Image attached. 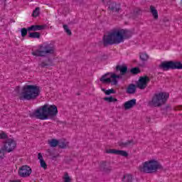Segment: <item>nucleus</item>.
Masks as SVG:
<instances>
[{
	"label": "nucleus",
	"instance_id": "1",
	"mask_svg": "<svg viewBox=\"0 0 182 182\" xmlns=\"http://www.w3.org/2000/svg\"><path fill=\"white\" fill-rule=\"evenodd\" d=\"M132 38V32L130 31L122 28H114L108 33L107 36H104L102 42L104 46L109 45H119L124 42V39Z\"/></svg>",
	"mask_w": 182,
	"mask_h": 182
},
{
	"label": "nucleus",
	"instance_id": "2",
	"mask_svg": "<svg viewBox=\"0 0 182 182\" xmlns=\"http://www.w3.org/2000/svg\"><path fill=\"white\" fill-rule=\"evenodd\" d=\"M58 114V107L46 104L37 108L32 114L31 117L39 120H48L49 117H55Z\"/></svg>",
	"mask_w": 182,
	"mask_h": 182
},
{
	"label": "nucleus",
	"instance_id": "3",
	"mask_svg": "<svg viewBox=\"0 0 182 182\" xmlns=\"http://www.w3.org/2000/svg\"><path fill=\"white\" fill-rule=\"evenodd\" d=\"M41 95V87L33 85H26L20 95V100H35Z\"/></svg>",
	"mask_w": 182,
	"mask_h": 182
},
{
	"label": "nucleus",
	"instance_id": "4",
	"mask_svg": "<svg viewBox=\"0 0 182 182\" xmlns=\"http://www.w3.org/2000/svg\"><path fill=\"white\" fill-rule=\"evenodd\" d=\"M116 70L119 71L120 75H116L113 73H107V74L102 76L100 79L102 83H111L116 86L117 85V79H122V76L127 73V66L117 65Z\"/></svg>",
	"mask_w": 182,
	"mask_h": 182
},
{
	"label": "nucleus",
	"instance_id": "5",
	"mask_svg": "<svg viewBox=\"0 0 182 182\" xmlns=\"http://www.w3.org/2000/svg\"><path fill=\"white\" fill-rule=\"evenodd\" d=\"M55 50V48L53 44L45 43L39 46L38 49L33 51L31 54L33 56L43 58L47 55H53Z\"/></svg>",
	"mask_w": 182,
	"mask_h": 182
},
{
	"label": "nucleus",
	"instance_id": "6",
	"mask_svg": "<svg viewBox=\"0 0 182 182\" xmlns=\"http://www.w3.org/2000/svg\"><path fill=\"white\" fill-rule=\"evenodd\" d=\"M163 168V166L156 160H150L144 162L142 166H139L141 173H156V170Z\"/></svg>",
	"mask_w": 182,
	"mask_h": 182
},
{
	"label": "nucleus",
	"instance_id": "7",
	"mask_svg": "<svg viewBox=\"0 0 182 182\" xmlns=\"http://www.w3.org/2000/svg\"><path fill=\"white\" fill-rule=\"evenodd\" d=\"M168 96V93L166 92L156 93L154 95L151 100L149 102L148 105L151 107H160V106H163V105L167 102Z\"/></svg>",
	"mask_w": 182,
	"mask_h": 182
},
{
	"label": "nucleus",
	"instance_id": "8",
	"mask_svg": "<svg viewBox=\"0 0 182 182\" xmlns=\"http://www.w3.org/2000/svg\"><path fill=\"white\" fill-rule=\"evenodd\" d=\"M159 69L164 71L180 70L182 69V63L178 61H164L159 65Z\"/></svg>",
	"mask_w": 182,
	"mask_h": 182
},
{
	"label": "nucleus",
	"instance_id": "9",
	"mask_svg": "<svg viewBox=\"0 0 182 182\" xmlns=\"http://www.w3.org/2000/svg\"><path fill=\"white\" fill-rule=\"evenodd\" d=\"M2 148L6 153H11V151H14V150L16 149V141H15L14 139H7L5 141Z\"/></svg>",
	"mask_w": 182,
	"mask_h": 182
},
{
	"label": "nucleus",
	"instance_id": "10",
	"mask_svg": "<svg viewBox=\"0 0 182 182\" xmlns=\"http://www.w3.org/2000/svg\"><path fill=\"white\" fill-rule=\"evenodd\" d=\"M31 174H32V168H31L28 165L22 166L18 169V176H20V177H29Z\"/></svg>",
	"mask_w": 182,
	"mask_h": 182
},
{
	"label": "nucleus",
	"instance_id": "11",
	"mask_svg": "<svg viewBox=\"0 0 182 182\" xmlns=\"http://www.w3.org/2000/svg\"><path fill=\"white\" fill-rule=\"evenodd\" d=\"M149 82H150V78L149 77H140L136 82V87H138V89H141V90H144V89L147 87Z\"/></svg>",
	"mask_w": 182,
	"mask_h": 182
},
{
	"label": "nucleus",
	"instance_id": "12",
	"mask_svg": "<svg viewBox=\"0 0 182 182\" xmlns=\"http://www.w3.org/2000/svg\"><path fill=\"white\" fill-rule=\"evenodd\" d=\"M107 154H116L117 156H122V157H127L129 154L126 151L117 150L114 149H109L105 151Z\"/></svg>",
	"mask_w": 182,
	"mask_h": 182
},
{
	"label": "nucleus",
	"instance_id": "13",
	"mask_svg": "<svg viewBox=\"0 0 182 182\" xmlns=\"http://www.w3.org/2000/svg\"><path fill=\"white\" fill-rule=\"evenodd\" d=\"M136 105V99H132L131 100H129L124 104V107L125 110H129V109H132V107H134V105Z\"/></svg>",
	"mask_w": 182,
	"mask_h": 182
},
{
	"label": "nucleus",
	"instance_id": "14",
	"mask_svg": "<svg viewBox=\"0 0 182 182\" xmlns=\"http://www.w3.org/2000/svg\"><path fill=\"white\" fill-rule=\"evenodd\" d=\"M46 26L43 25H33L28 28V31L31 32V31H33L34 32H36V31H43V29H45Z\"/></svg>",
	"mask_w": 182,
	"mask_h": 182
},
{
	"label": "nucleus",
	"instance_id": "15",
	"mask_svg": "<svg viewBox=\"0 0 182 182\" xmlns=\"http://www.w3.org/2000/svg\"><path fill=\"white\" fill-rule=\"evenodd\" d=\"M109 9L114 12H119L120 11V5L116 4L114 1L109 4Z\"/></svg>",
	"mask_w": 182,
	"mask_h": 182
},
{
	"label": "nucleus",
	"instance_id": "16",
	"mask_svg": "<svg viewBox=\"0 0 182 182\" xmlns=\"http://www.w3.org/2000/svg\"><path fill=\"white\" fill-rule=\"evenodd\" d=\"M136 87L137 85L134 84H130L127 88V93H128V95H134V93H136Z\"/></svg>",
	"mask_w": 182,
	"mask_h": 182
},
{
	"label": "nucleus",
	"instance_id": "17",
	"mask_svg": "<svg viewBox=\"0 0 182 182\" xmlns=\"http://www.w3.org/2000/svg\"><path fill=\"white\" fill-rule=\"evenodd\" d=\"M38 159L40 161L41 167H42V168H44V170H46L48 168V165L46 164V162H45V160H43V156H42V154L39 153L38 154Z\"/></svg>",
	"mask_w": 182,
	"mask_h": 182
},
{
	"label": "nucleus",
	"instance_id": "18",
	"mask_svg": "<svg viewBox=\"0 0 182 182\" xmlns=\"http://www.w3.org/2000/svg\"><path fill=\"white\" fill-rule=\"evenodd\" d=\"M100 167L103 171H110V170H112V167L109 166V164L106 161L101 162Z\"/></svg>",
	"mask_w": 182,
	"mask_h": 182
},
{
	"label": "nucleus",
	"instance_id": "19",
	"mask_svg": "<svg viewBox=\"0 0 182 182\" xmlns=\"http://www.w3.org/2000/svg\"><path fill=\"white\" fill-rule=\"evenodd\" d=\"M150 11H151V14H152V16H154V19H159V12H157V9H156V7L151 6Z\"/></svg>",
	"mask_w": 182,
	"mask_h": 182
},
{
	"label": "nucleus",
	"instance_id": "20",
	"mask_svg": "<svg viewBox=\"0 0 182 182\" xmlns=\"http://www.w3.org/2000/svg\"><path fill=\"white\" fill-rule=\"evenodd\" d=\"M149 56L146 53H139V59L142 62H147V60H149Z\"/></svg>",
	"mask_w": 182,
	"mask_h": 182
},
{
	"label": "nucleus",
	"instance_id": "21",
	"mask_svg": "<svg viewBox=\"0 0 182 182\" xmlns=\"http://www.w3.org/2000/svg\"><path fill=\"white\" fill-rule=\"evenodd\" d=\"M133 144H134V142L133 141V140H129V141H127L126 142L119 143V146L121 147H128V146H133Z\"/></svg>",
	"mask_w": 182,
	"mask_h": 182
},
{
	"label": "nucleus",
	"instance_id": "22",
	"mask_svg": "<svg viewBox=\"0 0 182 182\" xmlns=\"http://www.w3.org/2000/svg\"><path fill=\"white\" fill-rule=\"evenodd\" d=\"M48 144L50 146V147H56V146H58L59 141L57 139H51L48 141Z\"/></svg>",
	"mask_w": 182,
	"mask_h": 182
},
{
	"label": "nucleus",
	"instance_id": "23",
	"mask_svg": "<svg viewBox=\"0 0 182 182\" xmlns=\"http://www.w3.org/2000/svg\"><path fill=\"white\" fill-rule=\"evenodd\" d=\"M69 144V142L66 141H58V146L60 149H66Z\"/></svg>",
	"mask_w": 182,
	"mask_h": 182
},
{
	"label": "nucleus",
	"instance_id": "24",
	"mask_svg": "<svg viewBox=\"0 0 182 182\" xmlns=\"http://www.w3.org/2000/svg\"><path fill=\"white\" fill-rule=\"evenodd\" d=\"M29 38H33L34 39H39L41 38V33L38 32L29 33Z\"/></svg>",
	"mask_w": 182,
	"mask_h": 182
},
{
	"label": "nucleus",
	"instance_id": "25",
	"mask_svg": "<svg viewBox=\"0 0 182 182\" xmlns=\"http://www.w3.org/2000/svg\"><path fill=\"white\" fill-rule=\"evenodd\" d=\"M104 100L108 102V103H114L115 102H117V99L114 98L113 97H104Z\"/></svg>",
	"mask_w": 182,
	"mask_h": 182
},
{
	"label": "nucleus",
	"instance_id": "26",
	"mask_svg": "<svg viewBox=\"0 0 182 182\" xmlns=\"http://www.w3.org/2000/svg\"><path fill=\"white\" fill-rule=\"evenodd\" d=\"M5 153H6V151L1 146L0 148V160H4L5 159Z\"/></svg>",
	"mask_w": 182,
	"mask_h": 182
},
{
	"label": "nucleus",
	"instance_id": "27",
	"mask_svg": "<svg viewBox=\"0 0 182 182\" xmlns=\"http://www.w3.org/2000/svg\"><path fill=\"white\" fill-rule=\"evenodd\" d=\"M64 182H72V179H70V177L69 176V173L65 172L64 173V176L63 177Z\"/></svg>",
	"mask_w": 182,
	"mask_h": 182
},
{
	"label": "nucleus",
	"instance_id": "28",
	"mask_svg": "<svg viewBox=\"0 0 182 182\" xmlns=\"http://www.w3.org/2000/svg\"><path fill=\"white\" fill-rule=\"evenodd\" d=\"M0 139L8 140V134H6L4 131H1L0 132Z\"/></svg>",
	"mask_w": 182,
	"mask_h": 182
},
{
	"label": "nucleus",
	"instance_id": "29",
	"mask_svg": "<svg viewBox=\"0 0 182 182\" xmlns=\"http://www.w3.org/2000/svg\"><path fill=\"white\" fill-rule=\"evenodd\" d=\"M39 11H41V9L39 7H36V9L33 11V16L36 18V16H39Z\"/></svg>",
	"mask_w": 182,
	"mask_h": 182
},
{
	"label": "nucleus",
	"instance_id": "30",
	"mask_svg": "<svg viewBox=\"0 0 182 182\" xmlns=\"http://www.w3.org/2000/svg\"><path fill=\"white\" fill-rule=\"evenodd\" d=\"M131 73L132 75H138V73H140V69L139 68H134L131 69Z\"/></svg>",
	"mask_w": 182,
	"mask_h": 182
},
{
	"label": "nucleus",
	"instance_id": "31",
	"mask_svg": "<svg viewBox=\"0 0 182 182\" xmlns=\"http://www.w3.org/2000/svg\"><path fill=\"white\" fill-rule=\"evenodd\" d=\"M63 28L66 33H68L69 36L72 35V31H70V29H69L68 25H63Z\"/></svg>",
	"mask_w": 182,
	"mask_h": 182
},
{
	"label": "nucleus",
	"instance_id": "32",
	"mask_svg": "<svg viewBox=\"0 0 182 182\" xmlns=\"http://www.w3.org/2000/svg\"><path fill=\"white\" fill-rule=\"evenodd\" d=\"M124 179L127 182H132V180H133V178L132 177V175L127 174V175L124 176Z\"/></svg>",
	"mask_w": 182,
	"mask_h": 182
},
{
	"label": "nucleus",
	"instance_id": "33",
	"mask_svg": "<svg viewBox=\"0 0 182 182\" xmlns=\"http://www.w3.org/2000/svg\"><path fill=\"white\" fill-rule=\"evenodd\" d=\"M28 28L27 29L26 28H21V36L23 38H25V36L28 35Z\"/></svg>",
	"mask_w": 182,
	"mask_h": 182
},
{
	"label": "nucleus",
	"instance_id": "34",
	"mask_svg": "<svg viewBox=\"0 0 182 182\" xmlns=\"http://www.w3.org/2000/svg\"><path fill=\"white\" fill-rule=\"evenodd\" d=\"M102 91L105 92V95H112V93H114V90L113 89H109L108 90L102 89Z\"/></svg>",
	"mask_w": 182,
	"mask_h": 182
},
{
	"label": "nucleus",
	"instance_id": "35",
	"mask_svg": "<svg viewBox=\"0 0 182 182\" xmlns=\"http://www.w3.org/2000/svg\"><path fill=\"white\" fill-rule=\"evenodd\" d=\"M41 68H48V66H50L49 63H46L45 62H42L41 64Z\"/></svg>",
	"mask_w": 182,
	"mask_h": 182
},
{
	"label": "nucleus",
	"instance_id": "36",
	"mask_svg": "<svg viewBox=\"0 0 182 182\" xmlns=\"http://www.w3.org/2000/svg\"><path fill=\"white\" fill-rule=\"evenodd\" d=\"M103 4L105 5H109V2H110V0H102Z\"/></svg>",
	"mask_w": 182,
	"mask_h": 182
},
{
	"label": "nucleus",
	"instance_id": "37",
	"mask_svg": "<svg viewBox=\"0 0 182 182\" xmlns=\"http://www.w3.org/2000/svg\"><path fill=\"white\" fill-rule=\"evenodd\" d=\"M11 182H21V181L17 180V181H11Z\"/></svg>",
	"mask_w": 182,
	"mask_h": 182
}]
</instances>
